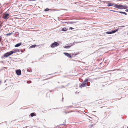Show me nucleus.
<instances>
[{"mask_svg": "<svg viewBox=\"0 0 128 128\" xmlns=\"http://www.w3.org/2000/svg\"><path fill=\"white\" fill-rule=\"evenodd\" d=\"M89 80L88 79H86L80 86V87L82 88L86 86H90V82H88Z\"/></svg>", "mask_w": 128, "mask_h": 128, "instance_id": "obj_1", "label": "nucleus"}, {"mask_svg": "<svg viewBox=\"0 0 128 128\" xmlns=\"http://www.w3.org/2000/svg\"><path fill=\"white\" fill-rule=\"evenodd\" d=\"M14 52V51L12 50L5 53L4 54V57H6L13 54Z\"/></svg>", "mask_w": 128, "mask_h": 128, "instance_id": "obj_2", "label": "nucleus"}, {"mask_svg": "<svg viewBox=\"0 0 128 128\" xmlns=\"http://www.w3.org/2000/svg\"><path fill=\"white\" fill-rule=\"evenodd\" d=\"M59 45V44L56 42H55L51 44L50 47L52 48H54L57 46Z\"/></svg>", "mask_w": 128, "mask_h": 128, "instance_id": "obj_3", "label": "nucleus"}, {"mask_svg": "<svg viewBox=\"0 0 128 128\" xmlns=\"http://www.w3.org/2000/svg\"><path fill=\"white\" fill-rule=\"evenodd\" d=\"M9 14L8 13L4 14L2 16V18L4 19H7L8 18Z\"/></svg>", "mask_w": 128, "mask_h": 128, "instance_id": "obj_4", "label": "nucleus"}, {"mask_svg": "<svg viewBox=\"0 0 128 128\" xmlns=\"http://www.w3.org/2000/svg\"><path fill=\"white\" fill-rule=\"evenodd\" d=\"M118 29H116L114 30H112V31H111L110 32H106V33L107 34H114L115 32H116L117 31H118Z\"/></svg>", "mask_w": 128, "mask_h": 128, "instance_id": "obj_5", "label": "nucleus"}, {"mask_svg": "<svg viewBox=\"0 0 128 128\" xmlns=\"http://www.w3.org/2000/svg\"><path fill=\"white\" fill-rule=\"evenodd\" d=\"M122 5H116L114 6L115 8H116L118 9H122Z\"/></svg>", "mask_w": 128, "mask_h": 128, "instance_id": "obj_6", "label": "nucleus"}, {"mask_svg": "<svg viewBox=\"0 0 128 128\" xmlns=\"http://www.w3.org/2000/svg\"><path fill=\"white\" fill-rule=\"evenodd\" d=\"M64 54L65 56H66L68 57L69 58H72V56L70 55V54L66 52H64Z\"/></svg>", "mask_w": 128, "mask_h": 128, "instance_id": "obj_7", "label": "nucleus"}, {"mask_svg": "<svg viewBox=\"0 0 128 128\" xmlns=\"http://www.w3.org/2000/svg\"><path fill=\"white\" fill-rule=\"evenodd\" d=\"M16 74L18 75H20L21 74V71L20 70H16Z\"/></svg>", "mask_w": 128, "mask_h": 128, "instance_id": "obj_8", "label": "nucleus"}, {"mask_svg": "<svg viewBox=\"0 0 128 128\" xmlns=\"http://www.w3.org/2000/svg\"><path fill=\"white\" fill-rule=\"evenodd\" d=\"M114 4H112L108 2V4H107V6H113L114 5Z\"/></svg>", "mask_w": 128, "mask_h": 128, "instance_id": "obj_9", "label": "nucleus"}, {"mask_svg": "<svg viewBox=\"0 0 128 128\" xmlns=\"http://www.w3.org/2000/svg\"><path fill=\"white\" fill-rule=\"evenodd\" d=\"M22 44V43L20 42L19 43L17 44H16L15 46V47H18L20 46V45H21V44Z\"/></svg>", "mask_w": 128, "mask_h": 128, "instance_id": "obj_10", "label": "nucleus"}, {"mask_svg": "<svg viewBox=\"0 0 128 128\" xmlns=\"http://www.w3.org/2000/svg\"><path fill=\"white\" fill-rule=\"evenodd\" d=\"M122 9H126L128 8V7L126 6H124L122 5Z\"/></svg>", "mask_w": 128, "mask_h": 128, "instance_id": "obj_11", "label": "nucleus"}, {"mask_svg": "<svg viewBox=\"0 0 128 128\" xmlns=\"http://www.w3.org/2000/svg\"><path fill=\"white\" fill-rule=\"evenodd\" d=\"M30 116L32 117H33L34 116H35L36 115L34 113L32 112L30 114Z\"/></svg>", "mask_w": 128, "mask_h": 128, "instance_id": "obj_12", "label": "nucleus"}, {"mask_svg": "<svg viewBox=\"0 0 128 128\" xmlns=\"http://www.w3.org/2000/svg\"><path fill=\"white\" fill-rule=\"evenodd\" d=\"M118 13H120V14H125V15H127V14L124 12H119Z\"/></svg>", "mask_w": 128, "mask_h": 128, "instance_id": "obj_13", "label": "nucleus"}, {"mask_svg": "<svg viewBox=\"0 0 128 128\" xmlns=\"http://www.w3.org/2000/svg\"><path fill=\"white\" fill-rule=\"evenodd\" d=\"M27 71L28 72H32V70L30 68H28L27 69Z\"/></svg>", "mask_w": 128, "mask_h": 128, "instance_id": "obj_14", "label": "nucleus"}, {"mask_svg": "<svg viewBox=\"0 0 128 128\" xmlns=\"http://www.w3.org/2000/svg\"><path fill=\"white\" fill-rule=\"evenodd\" d=\"M71 47V46H65L64 47V48H69Z\"/></svg>", "mask_w": 128, "mask_h": 128, "instance_id": "obj_15", "label": "nucleus"}, {"mask_svg": "<svg viewBox=\"0 0 128 128\" xmlns=\"http://www.w3.org/2000/svg\"><path fill=\"white\" fill-rule=\"evenodd\" d=\"M62 31H65L66 30V29L65 28H63L62 29Z\"/></svg>", "mask_w": 128, "mask_h": 128, "instance_id": "obj_16", "label": "nucleus"}, {"mask_svg": "<svg viewBox=\"0 0 128 128\" xmlns=\"http://www.w3.org/2000/svg\"><path fill=\"white\" fill-rule=\"evenodd\" d=\"M36 44H34L31 46L30 47L31 48H34L36 46Z\"/></svg>", "mask_w": 128, "mask_h": 128, "instance_id": "obj_17", "label": "nucleus"}, {"mask_svg": "<svg viewBox=\"0 0 128 128\" xmlns=\"http://www.w3.org/2000/svg\"><path fill=\"white\" fill-rule=\"evenodd\" d=\"M74 44H75L74 42L71 43L70 44V46H72L74 45Z\"/></svg>", "mask_w": 128, "mask_h": 128, "instance_id": "obj_18", "label": "nucleus"}, {"mask_svg": "<svg viewBox=\"0 0 128 128\" xmlns=\"http://www.w3.org/2000/svg\"><path fill=\"white\" fill-rule=\"evenodd\" d=\"M12 34V32H10V33L7 34H6V36H9V35H11V34Z\"/></svg>", "mask_w": 128, "mask_h": 128, "instance_id": "obj_19", "label": "nucleus"}, {"mask_svg": "<svg viewBox=\"0 0 128 128\" xmlns=\"http://www.w3.org/2000/svg\"><path fill=\"white\" fill-rule=\"evenodd\" d=\"M49 10V9L48 8H47L44 10V11L46 12L48 11Z\"/></svg>", "mask_w": 128, "mask_h": 128, "instance_id": "obj_20", "label": "nucleus"}, {"mask_svg": "<svg viewBox=\"0 0 128 128\" xmlns=\"http://www.w3.org/2000/svg\"><path fill=\"white\" fill-rule=\"evenodd\" d=\"M110 10L112 12H119L118 11H117L114 10Z\"/></svg>", "mask_w": 128, "mask_h": 128, "instance_id": "obj_21", "label": "nucleus"}, {"mask_svg": "<svg viewBox=\"0 0 128 128\" xmlns=\"http://www.w3.org/2000/svg\"><path fill=\"white\" fill-rule=\"evenodd\" d=\"M75 23H76V22H70V23L71 24H72Z\"/></svg>", "mask_w": 128, "mask_h": 128, "instance_id": "obj_22", "label": "nucleus"}, {"mask_svg": "<svg viewBox=\"0 0 128 128\" xmlns=\"http://www.w3.org/2000/svg\"><path fill=\"white\" fill-rule=\"evenodd\" d=\"M93 124H92V125H90V126H89V127L90 128H92V126H93Z\"/></svg>", "mask_w": 128, "mask_h": 128, "instance_id": "obj_23", "label": "nucleus"}, {"mask_svg": "<svg viewBox=\"0 0 128 128\" xmlns=\"http://www.w3.org/2000/svg\"><path fill=\"white\" fill-rule=\"evenodd\" d=\"M73 107L72 106H68L65 107V108H68V107L71 108V107Z\"/></svg>", "mask_w": 128, "mask_h": 128, "instance_id": "obj_24", "label": "nucleus"}, {"mask_svg": "<svg viewBox=\"0 0 128 128\" xmlns=\"http://www.w3.org/2000/svg\"><path fill=\"white\" fill-rule=\"evenodd\" d=\"M31 82L30 81H27V83H31Z\"/></svg>", "mask_w": 128, "mask_h": 128, "instance_id": "obj_25", "label": "nucleus"}, {"mask_svg": "<svg viewBox=\"0 0 128 128\" xmlns=\"http://www.w3.org/2000/svg\"><path fill=\"white\" fill-rule=\"evenodd\" d=\"M74 28H72V27H70V28H69V29L70 30H72Z\"/></svg>", "mask_w": 128, "mask_h": 128, "instance_id": "obj_26", "label": "nucleus"}, {"mask_svg": "<svg viewBox=\"0 0 128 128\" xmlns=\"http://www.w3.org/2000/svg\"><path fill=\"white\" fill-rule=\"evenodd\" d=\"M120 27H122V28H123V27H124L125 26H120Z\"/></svg>", "mask_w": 128, "mask_h": 128, "instance_id": "obj_27", "label": "nucleus"}, {"mask_svg": "<svg viewBox=\"0 0 128 128\" xmlns=\"http://www.w3.org/2000/svg\"><path fill=\"white\" fill-rule=\"evenodd\" d=\"M125 11H126V12H128V9H126V10H125Z\"/></svg>", "mask_w": 128, "mask_h": 128, "instance_id": "obj_28", "label": "nucleus"}, {"mask_svg": "<svg viewBox=\"0 0 128 128\" xmlns=\"http://www.w3.org/2000/svg\"><path fill=\"white\" fill-rule=\"evenodd\" d=\"M73 54V55H74V56H76L77 55V54Z\"/></svg>", "mask_w": 128, "mask_h": 128, "instance_id": "obj_29", "label": "nucleus"}, {"mask_svg": "<svg viewBox=\"0 0 128 128\" xmlns=\"http://www.w3.org/2000/svg\"><path fill=\"white\" fill-rule=\"evenodd\" d=\"M72 112V111H69V112H67V113H69L70 112Z\"/></svg>", "mask_w": 128, "mask_h": 128, "instance_id": "obj_30", "label": "nucleus"}, {"mask_svg": "<svg viewBox=\"0 0 128 128\" xmlns=\"http://www.w3.org/2000/svg\"><path fill=\"white\" fill-rule=\"evenodd\" d=\"M64 112L66 114L67 113V112Z\"/></svg>", "mask_w": 128, "mask_h": 128, "instance_id": "obj_31", "label": "nucleus"}, {"mask_svg": "<svg viewBox=\"0 0 128 128\" xmlns=\"http://www.w3.org/2000/svg\"><path fill=\"white\" fill-rule=\"evenodd\" d=\"M80 42H77V43H80Z\"/></svg>", "mask_w": 128, "mask_h": 128, "instance_id": "obj_32", "label": "nucleus"}, {"mask_svg": "<svg viewBox=\"0 0 128 128\" xmlns=\"http://www.w3.org/2000/svg\"><path fill=\"white\" fill-rule=\"evenodd\" d=\"M63 98H62V101H63Z\"/></svg>", "mask_w": 128, "mask_h": 128, "instance_id": "obj_33", "label": "nucleus"}, {"mask_svg": "<svg viewBox=\"0 0 128 128\" xmlns=\"http://www.w3.org/2000/svg\"><path fill=\"white\" fill-rule=\"evenodd\" d=\"M62 88H64V86H62Z\"/></svg>", "mask_w": 128, "mask_h": 128, "instance_id": "obj_34", "label": "nucleus"}, {"mask_svg": "<svg viewBox=\"0 0 128 128\" xmlns=\"http://www.w3.org/2000/svg\"><path fill=\"white\" fill-rule=\"evenodd\" d=\"M64 124H62V125H63Z\"/></svg>", "mask_w": 128, "mask_h": 128, "instance_id": "obj_35", "label": "nucleus"}, {"mask_svg": "<svg viewBox=\"0 0 128 128\" xmlns=\"http://www.w3.org/2000/svg\"><path fill=\"white\" fill-rule=\"evenodd\" d=\"M127 128H128V126L127 127Z\"/></svg>", "mask_w": 128, "mask_h": 128, "instance_id": "obj_36", "label": "nucleus"}, {"mask_svg": "<svg viewBox=\"0 0 128 128\" xmlns=\"http://www.w3.org/2000/svg\"><path fill=\"white\" fill-rule=\"evenodd\" d=\"M128 26V25H126V26Z\"/></svg>", "mask_w": 128, "mask_h": 128, "instance_id": "obj_37", "label": "nucleus"}]
</instances>
